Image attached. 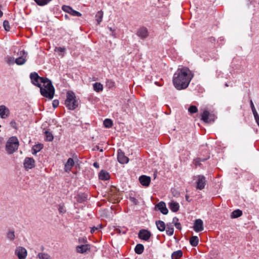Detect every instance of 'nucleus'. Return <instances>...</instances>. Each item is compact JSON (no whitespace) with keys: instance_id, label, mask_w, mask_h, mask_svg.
Instances as JSON below:
<instances>
[{"instance_id":"nucleus-1","label":"nucleus","mask_w":259,"mask_h":259,"mask_svg":"<svg viewBox=\"0 0 259 259\" xmlns=\"http://www.w3.org/2000/svg\"><path fill=\"white\" fill-rule=\"evenodd\" d=\"M192 78L190 70L187 67L179 68L174 75L173 83L177 90H183L188 87Z\"/></svg>"},{"instance_id":"nucleus-2","label":"nucleus","mask_w":259,"mask_h":259,"mask_svg":"<svg viewBox=\"0 0 259 259\" xmlns=\"http://www.w3.org/2000/svg\"><path fill=\"white\" fill-rule=\"evenodd\" d=\"M42 83L43 86L40 85V87H39L41 95L50 100H52L55 94V89L52 81L47 78Z\"/></svg>"},{"instance_id":"nucleus-3","label":"nucleus","mask_w":259,"mask_h":259,"mask_svg":"<svg viewBox=\"0 0 259 259\" xmlns=\"http://www.w3.org/2000/svg\"><path fill=\"white\" fill-rule=\"evenodd\" d=\"M65 104L69 110H74L78 106V102L76 99V97L72 92L67 93V97Z\"/></svg>"},{"instance_id":"nucleus-4","label":"nucleus","mask_w":259,"mask_h":259,"mask_svg":"<svg viewBox=\"0 0 259 259\" xmlns=\"http://www.w3.org/2000/svg\"><path fill=\"white\" fill-rule=\"evenodd\" d=\"M19 147V141L17 137H12L8 141L6 149L9 154H12L17 150Z\"/></svg>"},{"instance_id":"nucleus-5","label":"nucleus","mask_w":259,"mask_h":259,"mask_svg":"<svg viewBox=\"0 0 259 259\" xmlns=\"http://www.w3.org/2000/svg\"><path fill=\"white\" fill-rule=\"evenodd\" d=\"M30 77L32 83L38 87H40V83H43L47 78L40 77L36 72L31 73Z\"/></svg>"},{"instance_id":"nucleus-6","label":"nucleus","mask_w":259,"mask_h":259,"mask_svg":"<svg viewBox=\"0 0 259 259\" xmlns=\"http://www.w3.org/2000/svg\"><path fill=\"white\" fill-rule=\"evenodd\" d=\"M15 254L18 259H26L27 256V251L24 247L18 246L15 250Z\"/></svg>"},{"instance_id":"nucleus-7","label":"nucleus","mask_w":259,"mask_h":259,"mask_svg":"<svg viewBox=\"0 0 259 259\" xmlns=\"http://www.w3.org/2000/svg\"><path fill=\"white\" fill-rule=\"evenodd\" d=\"M23 165L25 169L28 170L35 166V161L33 158L26 157L24 160Z\"/></svg>"},{"instance_id":"nucleus-8","label":"nucleus","mask_w":259,"mask_h":259,"mask_svg":"<svg viewBox=\"0 0 259 259\" xmlns=\"http://www.w3.org/2000/svg\"><path fill=\"white\" fill-rule=\"evenodd\" d=\"M201 120L206 123L211 122L214 121V116L213 114H210L208 111H204L201 116Z\"/></svg>"},{"instance_id":"nucleus-9","label":"nucleus","mask_w":259,"mask_h":259,"mask_svg":"<svg viewBox=\"0 0 259 259\" xmlns=\"http://www.w3.org/2000/svg\"><path fill=\"white\" fill-rule=\"evenodd\" d=\"M117 153V159L119 163L125 164L128 162V158L125 156L124 153L121 149H118Z\"/></svg>"},{"instance_id":"nucleus-10","label":"nucleus","mask_w":259,"mask_h":259,"mask_svg":"<svg viewBox=\"0 0 259 259\" xmlns=\"http://www.w3.org/2000/svg\"><path fill=\"white\" fill-rule=\"evenodd\" d=\"M10 111L8 107L5 105H0V117L5 119L10 116Z\"/></svg>"},{"instance_id":"nucleus-11","label":"nucleus","mask_w":259,"mask_h":259,"mask_svg":"<svg viewBox=\"0 0 259 259\" xmlns=\"http://www.w3.org/2000/svg\"><path fill=\"white\" fill-rule=\"evenodd\" d=\"M151 236V234L150 231L142 229L140 230L138 234L139 237L142 240L145 241H148Z\"/></svg>"},{"instance_id":"nucleus-12","label":"nucleus","mask_w":259,"mask_h":259,"mask_svg":"<svg viewBox=\"0 0 259 259\" xmlns=\"http://www.w3.org/2000/svg\"><path fill=\"white\" fill-rule=\"evenodd\" d=\"M91 249L90 245L89 244H81L76 247V251L79 253H84Z\"/></svg>"},{"instance_id":"nucleus-13","label":"nucleus","mask_w":259,"mask_h":259,"mask_svg":"<svg viewBox=\"0 0 259 259\" xmlns=\"http://www.w3.org/2000/svg\"><path fill=\"white\" fill-rule=\"evenodd\" d=\"M193 229L196 232H201L203 230V223L202 220L199 219L195 221Z\"/></svg>"},{"instance_id":"nucleus-14","label":"nucleus","mask_w":259,"mask_h":259,"mask_svg":"<svg viewBox=\"0 0 259 259\" xmlns=\"http://www.w3.org/2000/svg\"><path fill=\"white\" fill-rule=\"evenodd\" d=\"M20 55L21 56L20 57L15 59V63L18 65H22L26 62L27 53L22 51L20 52Z\"/></svg>"},{"instance_id":"nucleus-15","label":"nucleus","mask_w":259,"mask_h":259,"mask_svg":"<svg viewBox=\"0 0 259 259\" xmlns=\"http://www.w3.org/2000/svg\"><path fill=\"white\" fill-rule=\"evenodd\" d=\"M137 35L141 39H145L149 35L148 29L144 27L139 28L137 32Z\"/></svg>"},{"instance_id":"nucleus-16","label":"nucleus","mask_w":259,"mask_h":259,"mask_svg":"<svg viewBox=\"0 0 259 259\" xmlns=\"http://www.w3.org/2000/svg\"><path fill=\"white\" fill-rule=\"evenodd\" d=\"M139 180L142 186L148 187L150 185L151 178L146 175H142L139 177Z\"/></svg>"},{"instance_id":"nucleus-17","label":"nucleus","mask_w":259,"mask_h":259,"mask_svg":"<svg viewBox=\"0 0 259 259\" xmlns=\"http://www.w3.org/2000/svg\"><path fill=\"white\" fill-rule=\"evenodd\" d=\"M156 207L163 214H167L168 212V210L166 207V204L163 201H161L156 204Z\"/></svg>"},{"instance_id":"nucleus-18","label":"nucleus","mask_w":259,"mask_h":259,"mask_svg":"<svg viewBox=\"0 0 259 259\" xmlns=\"http://www.w3.org/2000/svg\"><path fill=\"white\" fill-rule=\"evenodd\" d=\"M205 185V177L202 176H198V180L197 182V188L199 190L203 189Z\"/></svg>"},{"instance_id":"nucleus-19","label":"nucleus","mask_w":259,"mask_h":259,"mask_svg":"<svg viewBox=\"0 0 259 259\" xmlns=\"http://www.w3.org/2000/svg\"><path fill=\"white\" fill-rule=\"evenodd\" d=\"M168 206L173 212H177L180 208L179 204L174 201H171L168 203Z\"/></svg>"},{"instance_id":"nucleus-20","label":"nucleus","mask_w":259,"mask_h":259,"mask_svg":"<svg viewBox=\"0 0 259 259\" xmlns=\"http://www.w3.org/2000/svg\"><path fill=\"white\" fill-rule=\"evenodd\" d=\"M74 162L72 158H69L66 163L65 164V169L66 171L70 170L74 165Z\"/></svg>"},{"instance_id":"nucleus-21","label":"nucleus","mask_w":259,"mask_h":259,"mask_svg":"<svg viewBox=\"0 0 259 259\" xmlns=\"http://www.w3.org/2000/svg\"><path fill=\"white\" fill-rule=\"evenodd\" d=\"M99 179L101 180L105 181L109 179V174L108 172L102 170L99 175Z\"/></svg>"},{"instance_id":"nucleus-22","label":"nucleus","mask_w":259,"mask_h":259,"mask_svg":"<svg viewBox=\"0 0 259 259\" xmlns=\"http://www.w3.org/2000/svg\"><path fill=\"white\" fill-rule=\"evenodd\" d=\"M104 13L102 11H98L96 16H95V19L96 20L97 22V25H100V23L102 22L103 20Z\"/></svg>"},{"instance_id":"nucleus-23","label":"nucleus","mask_w":259,"mask_h":259,"mask_svg":"<svg viewBox=\"0 0 259 259\" xmlns=\"http://www.w3.org/2000/svg\"><path fill=\"white\" fill-rule=\"evenodd\" d=\"M7 238L11 241H13L15 239V234L14 231L12 230H9L6 234Z\"/></svg>"},{"instance_id":"nucleus-24","label":"nucleus","mask_w":259,"mask_h":259,"mask_svg":"<svg viewBox=\"0 0 259 259\" xmlns=\"http://www.w3.org/2000/svg\"><path fill=\"white\" fill-rule=\"evenodd\" d=\"M156 225L157 226V229L160 231H164L165 229V223L161 221H158L156 222Z\"/></svg>"},{"instance_id":"nucleus-25","label":"nucleus","mask_w":259,"mask_h":259,"mask_svg":"<svg viewBox=\"0 0 259 259\" xmlns=\"http://www.w3.org/2000/svg\"><path fill=\"white\" fill-rule=\"evenodd\" d=\"M43 148V145L42 144H39L35 145L33 146L32 148V153L33 154H36L38 152L40 151Z\"/></svg>"},{"instance_id":"nucleus-26","label":"nucleus","mask_w":259,"mask_h":259,"mask_svg":"<svg viewBox=\"0 0 259 259\" xmlns=\"http://www.w3.org/2000/svg\"><path fill=\"white\" fill-rule=\"evenodd\" d=\"M199 242V238L197 236H193L190 239V243L192 246H196Z\"/></svg>"},{"instance_id":"nucleus-27","label":"nucleus","mask_w":259,"mask_h":259,"mask_svg":"<svg viewBox=\"0 0 259 259\" xmlns=\"http://www.w3.org/2000/svg\"><path fill=\"white\" fill-rule=\"evenodd\" d=\"M5 61L7 64L12 65L15 63V59L13 57L8 56L5 58Z\"/></svg>"},{"instance_id":"nucleus-28","label":"nucleus","mask_w":259,"mask_h":259,"mask_svg":"<svg viewBox=\"0 0 259 259\" xmlns=\"http://www.w3.org/2000/svg\"><path fill=\"white\" fill-rule=\"evenodd\" d=\"M144 249V246L141 244H138L135 248V252L138 254H141L143 253Z\"/></svg>"},{"instance_id":"nucleus-29","label":"nucleus","mask_w":259,"mask_h":259,"mask_svg":"<svg viewBox=\"0 0 259 259\" xmlns=\"http://www.w3.org/2000/svg\"><path fill=\"white\" fill-rule=\"evenodd\" d=\"M93 88L94 90L97 92L102 91L103 90V85L99 82H96L94 84H93Z\"/></svg>"},{"instance_id":"nucleus-30","label":"nucleus","mask_w":259,"mask_h":259,"mask_svg":"<svg viewBox=\"0 0 259 259\" xmlns=\"http://www.w3.org/2000/svg\"><path fill=\"white\" fill-rule=\"evenodd\" d=\"M242 214V212L240 209H236L233 211L231 215V217L232 219L237 218Z\"/></svg>"},{"instance_id":"nucleus-31","label":"nucleus","mask_w":259,"mask_h":259,"mask_svg":"<svg viewBox=\"0 0 259 259\" xmlns=\"http://www.w3.org/2000/svg\"><path fill=\"white\" fill-rule=\"evenodd\" d=\"M183 252L181 250L174 252L171 254L172 259H179L182 256Z\"/></svg>"},{"instance_id":"nucleus-32","label":"nucleus","mask_w":259,"mask_h":259,"mask_svg":"<svg viewBox=\"0 0 259 259\" xmlns=\"http://www.w3.org/2000/svg\"><path fill=\"white\" fill-rule=\"evenodd\" d=\"M37 257L39 259H52L48 254L46 253L40 252L37 254Z\"/></svg>"},{"instance_id":"nucleus-33","label":"nucleus","mask_w":259,"mask_h":259,"mask_svg":"<svg viewBox=\"0 0 259 259\" xmlns=\"http://www.w3.org/2000/svg\"><path fill=\"white\" fill-rule=\"evenodd\" d=\"M104 125L107 128L111 127L113 125V122L110 119H106L103 122Z\"/></svg>"},{"instance_id":"nucleus-34","label":"nucleus","mask_w":259,"mask_h":259,"mask_svg":"<svg viewBox=\"0 0 259 259\" xmlns=\"http://www.w3.org/2000/svg\"><path fill=\"white\" fill-rule=\"evenodd\" d=\"M35 3L39 6H45L48 4L52 0H34Z\"/></svg>"},{"instance_id":"nucleus-35","label":"nucleus","mask_w":259,"mask_h":259,"mask_svg":"<svg viewBox=\"0 0 259 259\" xmlns=\"http://www.w3.org/2000/svg\"><path fill=\"white\" fill-rule=\"evenodd\" d=\"M45 135L46 137V139L48 141H52L54 139V136L52 133L48 131H46L45 132Z\"/></svg>"},{"instance_id":"nucleus-36","label":"nucleus","mask_w":259,"mask_h":259,"mask_svg":"<svg viewBox=\"0 0 259 259\" xmlns=\"http://www.w3.org/2000/svg\"><path fill=\"white\" fill-rule=\"evenodd\" d=\"M66 51V49L65 48H61V47H56L55 49V51L57 53H59V55L61 56L62 57L63 56V55H62L61 53H64Z\"/></svg>"},{"instance_id":"nucleus-37","label":"nucleus","mask_w":259,"mask_h":259,"mask_svg":"<svg viewBox=\"0 0 259 259\" xmlns=\"http://www.w3.org/2000/svg\"><path fill=\"white\" fill-rule=\"evenodd\" d=\"M166 227V233L167 235L168 236H171L174 234V228H169V224H167Z\"/></svg>"},{"instance_id":"nucleus-38","label":"nucleus","mask_w":259,"mask_h":259,"mask_svg":"<svg viewBox=\"0 0 259 259\" xmlns=\"http://www.w3.org/2000/svg\"><path fill=\"white\" fill-rule=\"evenodd\" d=\"M197 111V108L195 106H190L188 108V111L191 114L196 113Z\"/></svg>"},{"instance_id":"nucleus-39","label":"nucleus","mask_w":259,"mask_h":259,"mask_svg":"<svg viewBox=\"0 0 259 259\" xmlns=\"http://www.w3.org/2000/svg\"><path fill=\"white\" fill-rule=\"evenodd\" d=\"M62 9L64 12L70 14L72 8L68 6L64 5L62 6Z\"/></svg>"},{"instance_id":"nucleus-40","label":"nucleus","mask_w":259,"mask_h":259,"mask_svg":"<svg viewBox=\"0 0 259 259\" xmlns=\"http://www.w3.org/2000/svg\"><path fill=\"white\" fill-rule=\"evenodd\" d=\"M3 26L6 31H9L10 27L8 21L5 20L3 22Z\"/></svg>"},{"instance_id":"nucleus-41","label":"nucleus","mask_w":259,"mask_h":259,"mask_svg":"<svg viewBox=\"0 0 259 259\" xmlns=\"http://www.w3.org/2000/svg\"><path fill=\"white\" fill-rule=\"evenodd\" d=\"M70 14H71L72 16H77V17H80L81 16V14L80 12H77L75 10H74L72 9H71V11H70Z\"/></svg>"},{"instance_id":"nucleus-42","label":"nucleus","mask_w":259,"mask_h":259,"mask_svg":"<svg viewBox=\"0 0 259 259\" xmlns=\"http://www.w3.org/2000/svg\"><path fill=\"white\" fill-rule=\"evenodd\" d=\"M106 84L109 88H111L114 86V82L111 80H108Z\"/></svg>"},{"instance_id":"nucleus-43","label":"nucleus","mask_w":259,"mask_h":259,"mask_svg":"<svg viewBox=\"0 0 259 259\" xmlns=\"http://www.w3.org/2000/svg\"><path fill=\"white\" fill-rule=\"evenodd\" d=\"M58 210L60 213H64L66 212V210L63 205H60L59 206Z\"/></svg>"},{"instance_id":"nucleus-44","label":"nucleus","mask_w":259,"mask_h":259,"mask_svg":"<svg viewBox=\"0 0 259 259\" xmlns=\"http://www.w3.org/2000/svg\"><path fill=\"white\" fill-rule=\"evenodd\" d=\"M200 160V158H197L194 159V163L196 166L200 165L201 164Z\"/></svg>"},{"instance_id":"nucleus-45","label":"nucleus","mask_w":259,"mask_h":259,"mask_svg":"<svg viewBox=\"0 0 259 259\" xmlns=\"http://www.w3.org/2000/svg\"><path fill=\"white\" fill-rule=\"evenodd\" d=\"M130 200L135 204H137L138 203V200L134 197H130Z\"/></svg>"},{"instance_id":"nucleus-46","label":"nucleus","mask_w":259,"mask_h":259,"mask_svg":"<svg viewBox=\"0 0 259 259\" xmlns=\"http://www.w3.org/2000/svg\"><path fill=\"white\" fill-rule=\"evenodd\" d=\"M59 102L58 100H54L53 101V103H52L53 107L55 108H57L59 105Z\"/></svg>"},{"instance_id":"nucleus-47","label":"nucleus","mask_w":259,"mask_h":259,"mask_svg":"<svg viewBox=\"0 0 259 259\" xmlns=\"http://www.w3.org/2000/svg\"><path fill=\"white\" fill-rule=\"evenodd\" d=\"M78 242L79 243H85V244H87V239L85 238H79L78 239Z\"/></svg>"},{"instance_id":"nucleus-48","label":"nucleus","mask_w":259,"mask_h":259,"mask_svg":"<svg viewBox=\"0 0 259 259\" xmlns=\"http://www.w3.org/2000/svg\"><path fill=\"white\" fill-rule=\"evenodd\" d=\"M10 124L11 127H12L15 129H17V126H16L17 123L14 120L11 121Z\"/></svg>"},{"instance_id":"nucleus-49","label":"nucleus","mask_w":259,"mask_h":259,"mask_svg":"<svg viewBox=\"0 0 259 259\" xmlns=\"http://www.w3.org/2000/svg\"><path fill=\"white\" fill-rule=\"evenodd\" d=\"M250 106H251V108L252 113L256 111L252 100L250 101Z\"/></svg>"},{"instance_id":"nucleus-50","label":"nucleus","mask_w":259,"mask_h":259,"mask_svg":"<svg viewBox=\"0 0 259 259\" xmlns=\"http://www.w3.org/2000/svg\"><path fill=\"white\" fill-rule=\"evenodd\" d=\"M253 116L254 117L255 120H259V115L257 112V111L253 113Z\"/></svg>"},{"instance_id":"nucleus-51","label":"nucleus","mask_w":259,"mask_h":259,"mask_svg":"<svg viewBox=\"0 0 259 259\" xmlns=\"http://www.w3.org/2000/svg\"><path fill=\"white\" fill-rule=\"evenodd\" d=\"M175 227L179 230H181L182 229V227H181V225L180 223H176L175 225Z\"/></svg>"},{"instance_id":"nucleus-52","label":"nucleus","mask_w":259,"mask_h":259,"mask_svg":"<svg viewBox=\"0 0 259 259\" xmlns=\"http://www.w3.org/2000/svg\"><path fill=\"white\" fill-rule=\"evenodd\" d=\"M178 221H179L178 218H177V217H175L173 218L172 223H174L175 225L176 223H179Z\"/></svg>"},{"instance_id":"nucleus-53","label":"nucleus","mask_w":259,"mask_h":259,"mask_svg":"<svg viewBox=\"0 0 259 259\" xmlns=\"http://www.w3.org/2000/svg\"><path fill=\"white\" fill-rule=\"evenodd\" d=\"M98 229V228L94 227L92 228V229L91 230V233H93L96 230H97Z\"/></svg>"},{"instance_id":"nucleus-54","label":"nucleus","mask_w":259,"mask_h":259,"mask_svg":"<svg viewBox=\"0 0 259 259\" xmlns=\"http://www.w3.org/2000/svg\"><path fill=\"white\" fill-rule=\"evenodd\" d=\"M93 165L94 167H96V168H99V164L96 162H94V164H93Z\"/></svg>"},{"instance_id":"nucleus-55","label":"nucleus","mask_w":259,"mask_h":259,"mask_svg":"<svg viewBox=\"0 0 259 259\" xmlns=\"http://www.w3.org/2000/svg\"><path fill=\"white\" fill-rule=\"evenodd\" d=\"M114 190H115V188H113L112 189H111V192L109 193V195H113L112 192H113V191H114Z\"/></svg>"},{"instance_id":"nucleus-56","label":"nucleus","mask_w":259,"mask_h":259,"mask_svg":"<svg viewBox=\"0 0 259 259\" xmlns=\"http://www.w3.org/2000/svg\"><path fill=\"white\" fill-rule=\"evenodd\" d=\"M111 35L114 37H116V34L115 33H114V31L112 32Z\"/></svg>"},{"instance_id":"nucleus-57","label":"nucleus","mask_w":259,"mask_h":259,"mask_svg":"<svg viewBox=\"0 0 259 259\" xmlns=\"http://www.w3.org/2000/svg\"><path fill=\"white\" fill-rule=\"evenodd\" d=\"M207 158H201L200 162H204L205 160H206Z\"/></svg>"},{"instance_id":"nucleus-58","label":"nucleus","mask_w":259,"mask_h":259,"mask_svg":"<svg viewBox=\"0 0 259 259\" xmlns=\"http://www.w3.org/2000/svg\"><path fill=\"white\" fill-rule=\"evenodd\" d=\"M108 28H109V29L111 31H112V32L114 31V29H113L112 27H108Z\"/></svg>"},{"instance_id":"nucleus-59","label":"nucleus","mask_w":259,"mask_h":259,"mask_svg":"<svg viewBox=\"0 0 259 259\" xmlns=\"http://www.w3.org/2000/svg\"><path fill=\"white\" fill-rule=\"evenodd\" d=\"M186 199L187 201L189 202L190 200H189V196L188 195L186 196Z\"/></svg>"},{"instance_id":"nucleus-60","label":"nucleus","mask_w":259,"mask_h":259,"mask_svg":"<svg viewBox=\"0 0 259 259\" xmlns=\"http://www.w3.org/2000/svg\"><path fill=\"white\" fill-rule=\"evenodd\" d=\"M3 12L0 10V18L3 16Z\"/></svg>"},{"instance_id":"nucleus-61","label":"nucleus","mask_w":259,"mask_h":259,"mask_svg":"<svg viewBox=\"0 0 259 259\" xmlns=\"http://www.w3.org/2000/svg\"><path fill=\"white\" fill-rule=\"evenodd\" d=\"M225 85H226V87H228V86H229V85H228L227 83H226V84H225Z\"/></svg>"},{"instance_id":"nucleus-62","label":"nucleus","mask_w":259,"mask_h":259,"mask_svg":"<svg viewBox=\"0 0 259 259\" xmlns=\"http://www.w3.org/2000/svg\"><path fill=\"white\" fill-rule=\"evenodd\" d=\"M172 227L170 225H169V228Z\"/></svg>"},{"instance_id":"nucleus-63","label":"nucleus","mask_w":259,"mask_h":259,"mask_svg":"<svg viewBox=\"0 0 259 259\" xmlns=\"http://www.w3.org/2000/svg\"><path fill=\"white\" fill-rule=\"evenodd\" d=\"M156 174H155V175H154V178H156Z\"/></svg>"},{"instance_id":"nucleus-64","label":"nucleus","mask_w":259,"mask_h":259,"mask_svg":"<svg viewBox=\"0 0 259 259\" xmlns=\"http://www.w3.org/2000/svg\"><path fill=\"white\" fill-rule=\"evenodd\" d=\"M100 151H101V152H103V150H102V149H101V150H100Z\"/></svg>"}]
</instances>
